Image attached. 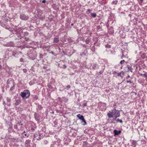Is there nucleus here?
Here are the masks:
<instances>
[{"label":"nucleus","instance_id":"obj_1","mask_svg":"<svg viewBox=\"0 0 147 147\" xmlns=\"http://www.w3.org/2000/svg\"><path fill=\"white\" fill-rule=\"evenodd\" d=\"M120 115V111L117 110L115 109H113L110 111L107 114L108 117V122L110 123H113V121L115 120L117 117Z\"/></svg>","mask_w":147,"mask_h":147},{"label":"nucleus","instance_id":"obj_2","mask_svg":"<svg viewBox=\"0 0 147 147\" xmlns=\"http://www.w3.org/2000/svg\"><path fill=\"white\" fill-rule=\"evenodd\" d=\"M20 95L23 98L26 99L30 96V92L28 90H25L21 92Z\"/></svg>","mask_w":147,"mask_h":147},{"label":"nucleus","instance_id":"obj_3","mask_svg":"<svg viewBox=\"0 0 147 147\" xmlns=\"http://www.w3.org/2000/svg\"><path fill=\"white\" fill-rule=\"evenodd\" d=\"M7 82L8 84H11V87L10 89V91H11L14 89L15 84H14L13 82L12 81L9 82L7 81Z\"/></svg>","mask_w":147,"mask_h":147},{"label":"nucleus","instance_id":"obj_4","mask_svg":"<svg viewBox=\"0 0 147 147\" xmlns=\"http://www.w3.org/2000/svg\"><path fill=\"white\" fill-rule=\"evenodd\" d=\"M20 18L22 20H26L28 18V17L26 16L24 14H21L20 16Z\"/></svg>","mask_w":147,"mask_h":147},{"label":"nucleus","instance_id":"obj_5","mask_svg":"<svg viewBox=\"0 0 147 147\" xmlns=\"http://www.w3.org/2000/svg\"><path fill=\"white\" fill-rule=\"evenodd\" d=\"M6 24V21L5 20L3 21V22H2L1 23V26H2L3 27H5L6 28V29H7V28L6 27V26H7Z\"/></svg>","mask_w":147,"mask_h":147},{"label":"nucleus","instance_id":"obj_6","mask_svg":"<svg viewBox=\"0 0 147 147\" xmlns=\"http://www.w3.org/2000/svg\"><path fill=\"white\" fill-rule=\"evenodd\" d=\"M121 132V131L120 130L118 131L117 130H114V133L115 134V135H118L120 134Z\"/></svg>","mask_w":147,"mask_h":147},{"label":"nucleus","instance_id":"obj_7","mask_svg":"<svg viewBox=\"0 0 147 147\" xmlns=\"http://www.w3.org/2000/svg\"><path fill=\"white\" fill-rule=\"evenodd\" d=\"M59 42V38L56 37L54 38L53 42L57 43Z\"/></svg>","mask_w":147,"mask_h":147},{"label":"nucleus","instance_id":"obj_8","mask_svg":"<svg viewBox=\"0 0 147 147\" xmlns=\"http://www.w3.org/2000/svg\"><path fill=\"white\" fill-rule=\"evenodd\" d=\"M21 102V100L20 99H18L16 100V102L14 103V105L16 106L18 105Z\"/></svg>","mask_w":147,"mask_h":147},{"label":"nucleus","instance_id":"obj_9","mask_svg":"<svg viewBox=\"0 0 147 147\" xmlns=\"http://www.w3.org/2000/svg\"><path fill=\"white\" fill-rule=\"evenodd\" d=\"M7 45L9 47H13L14 45V44L13 42H10L7 43Z\"/></svg>","mask_w":147,"mask_h":147},{"label":"nucleus","instance_id":"obj_10","mask_svg":"<svg viewBox=\"0 0 147 147\" xmlns=\"http://www.w3.org/2000/svg\"><path fill=\"white\" fill-rule=\"evenodd\" d=\"M109 32L110 34H112L114 33L113 28L112 27L109 28Z\"/></svg>","mask_w":147,"mask_h":147},{"label":"nucleus","instance_id":"obj_11","mask_svg":"<svg viewBox=\"0 0 147 147\" xmlns=\"http://www.w3.org/2000/svg\"><path fill=\"white\" fill-rule=\"evenodd\" d=\"M77 117L80 119L82 120V119L84 118V117L83 115H81L80 114H78L77 115Z\"/></svg>","mask_w":147,"mask_h":147},{"label":"nucleus","instance_id":"obj_12","mask_svg":"<svg viewBox=\"0 0 147 147\" xmlns=\"http://www.w3.org/2000/svg\"><path fill=\"white\" fill-rule=\"evenodd\" d=\"M19 53H21V52H18V51H16L15 52H13V56L15 57L16 56V55L18 54Z\"/></svg>","mask_w":147,"mask_h":147},{"label":"nucleus","instance_id":"obj_13","mask_svg":"<svg viewBox=\"0 0 147 147\" xmlns=\"http://www.w3.org/2000/svg\"><path fill=\"white\" fill-rule=\"evenodd\" d=\"M81 120L82 121V124L84 125H85L86 124V123L84 118Z\"/></svg>","mask_w":147,"mask_h":147},{"label":"nucleus","instance_id":"obj_14","mask_svg":"<svg viewBox=\"0 0 147 147\" xmlns=\"http://www.w3.org/2000/svg\"><path fill=\"white\" fill-rule=\"evenodd\" d=\"M121 75H123L124 73L123 72H121L118 73L117 74V76H118L122 77Z\"/></svg>","mask_w":147,"mask_h":147},{"label":"nucleus","instance_id":"obj_15","mask_svg":"<svg viewBox=\"0 0 147 147\" xmlns=\"http://www.w3.org/2000/svg\"><path fill=\"white\" fill-rule=\"evenodd\" d=\"M90 42V40L89 38H87L85 40V42L87 44H89Z\"/></svg>","mask_w":147,"mask_h":147},{"label":"nucleus","instance_id":"obj_16","mask_svg":"<svg viewBox=\"0 0 147 147\" xmlns=\"http://www.w3.org/2000/svg\"><path fill=\"white\" fill-rule=\"evenodd\" d=\"M31 142V141L29 140H26L25 142V144H30Z\"/></svg>","mask_w":147,"mask_h":147},{"label":"nucleus","instance_id":"obj_17","mask_svg":"<svg viewBox=\"0 0 147 147\" xmlns=\"http://www.w3.org/2000/svg\"><path fill=\"white\" fill-rule=\"evenodd\" d=\"M140 76H143L144 77H145L146 78H147V75H146L145 74H140Z\"/></svg>","mask_w":147,"mask_h":147},{"label":"nucleus","instance_id":"obj_18","mask_svg":"<svg viewBox=\"0 0 147 147\" xmlns=\"http://www.w3.org/2000/svg\"><path fill=\"white\" fill-rule=\"evenodd\" d=\"M42 135V134L39 135V137L38 138L37 140H39L42 138L43 136Z\"/></svg>","mask_w":147,"mask_h":147},{"label":"nucleus","instance_id":"obj_19","mask_svg":"<svg viewBox=\"0 0 147 147\" xmlns=\"http://www.w3.org/2000/svg\"><path fill=\"white\" fill-rule=\"evenodd\" d=\"M127 68H128V69L131 72H133V71L132 70V68L131 67L128 66V65H127Z\"/></svg>","mask_w":147,"mask_h":147},{"label":"nucleus","instance_id":"obj_20","mask_svg":"<svg viewBox=\"0 0 147 147\" xmlns=\"http://www.w3.org/2000/svg\"><path fill=\"white\" fill-rule=\"evenodd\" d=\"M91 15L93 17H95L96 16V14L95 13H91Z\"/></svg>","mask_w":147,"mask_h":147},{"label":"nucleus","instance_id":"obj_21","mask_svg":"<svg viewBox=\"0 0 147 147\" xmlns=\"http://www.w3.org/2000/svg\"><path fill=\"white\" fill-rule=\"evenodd\" d=\"M105 47L107 48H109L111 47V46L109 44H107L105 45Z\"/></svg>","mask_w":147,"mask_h":147},{"label":"nucleus","instance_id":"obj_22","mask_svg":"<svg viewBox=\"0 0 147 147\" xmlns=\"http://www.w3.org/2000/svg\"><path fill=\"white\" fill-rule=\"evenodd\" d=\"M7 102H10L11 101V99L9 97H7L6 98Z\"/></svg>","mask_w":147,"mask_h":147},{"label":"nucleus","instance_id":"obj_23","mask_svg":"<svg viewBox=\"0 0 147 147\" xmlns=\"http://www.w3.org/2000/svg\"><path fill=\"white\" fill-rule=\"evenodd\" d=\"M116 120L117 122H120L121 123H122L123 121L121 120L118 119Z\"/></svg>","mask_w":147,"mask_h":147},{"label":"nucleus","instance_id":"obj_24","mask_svg":"<svg viewBox=\"0 0 147 147\" xmlns=\"http://www.w3.org/2000/svg\"><path fill=\"white\" fill-rule=\"evenodd\" d=\"M117 3V0L114 1H113V2H112V3L113 4H116Z\"/></svg>","mask_w":147,"mask_h":147},{"label":"nucleus","instance_id":"obj_25","mask_svg":"<svg viewBox=\"0 0 147 147\" xmlns=\"http://www.w3.org/2000/svg\"><path fill=\"white\" fill-rule=\"evenodd\" d=\"M38 108L39 109H41L42 108V107L40 105H39L38 106Z\"/></svg>","mask_w":147,"mask_h":147},{"label":"nucleus","instance_id":"obj_26","mask_svg":"<svg viewBox=\"0 0 147 147\" xmlns=\"http://www.w3.org/2000/svg\"><path fill=\"white\" fill-rule=\"evenodd\" d=\"M70 85H68L66 86V88L67 90L69 89V88H70Z\"/></svg>","mask_w":147,"mask_h":147},{"label":"nucleus","instance_id":"obj_27","mask_svg":"<svg viewBox=\"0 0 147 147\" xmlns=\"http://www.w3.org/2000/svg\"><path fill=\"white\" fill-rule=\"evenodd\" d=\"M97 65L96 64L94 65L93 66H92V67L93 69H95L96 68Z\"/></svg>","mask_w":147,"mask_h":147},{"label":"nucleus","instance_id":"obj_28","mask_svg":"<svg viewBox=\"0 0 147 147\" xmlns=\"http://www.w3.org/2000/svg\"><path fill=\"white\" fill-rule=\"evenodd\" d=\"M10 125L9 127V128L8 129H11L12 128V125L11 123H10Z\"/></svg>","mask_w":147,"mask_h":147},{"label":"nucleus","instance_id":"obj_29","mask_svg":"<svg viewBox=\"0 0 147 147\" xmlns=\"http://www.w3.org/2000/svg\"><path fill=\"white\" fill-rule=\"evenodd\" d=\"M33 98L34 99H35V100H37L38 98L37 96L36 95H35L34 96V97Z\"/></svg>","mask_w":147,"mask_h":147},{"label":"nucleus","instance_id":"obj_30","mask_svg":"<svg viewBox=\"0 0 147 147\" xmlns=\"http://www.w3.org/2000/svg\"><path fill=\"white\" fill-rule=\"evenodd\" d=\"M126 82L127 83H130V84H131L132 82V81H131L130 80H127Z\"/></svg>","mask_w":147,"mask_h":147},{"label":"nucleus","instance_id":"obj_31","mask_svg":"<svg viewBox=\"0 0 147 147\" xmlns=\"http://www.w3.org/2000/svg\"><path fill=\"white\" fill-rule=\"evenodd\" d=\"M136 144V142L135 141H133L132 142V144L133 145H135Z\"/></svg>","mask_w":147,"mask_h":147},{"label":"nucleus","instance_id":"obj_32","mask_svg":"<svg viewBox=\"0 0 147 147\" xmlns=\"http://www.w3.org/2000/svg\"><path fill=\"white\" fill-rule=\"evenodd\" d=\"M125 62V61L124 60H123L120 62V63L121 64H123V63Z\"/></svg>","mask_w":147,"mask_h":147},{"label":"nucleus","instance_id":"obj_33","mask_svg":"<svg viewBox=\"0 0 147 147\" xmlns=\"http://www.w3.org/2000/svg\"><path fill=\"white\" fill-rule=\"evenodd\" d=\"M20 61L21 62H23L24 61V59L23 58H21L20 59Z\"/></svg>","mask_w":147,"mask_h":147},{"label":"nucleus","instance_id":"obj_34","mask_svg":"<svg viewBox=\"0 0 147 147\" xmlns=\"http://www.w3.org/2000/svg\"><path fill=\"white\" fill-rule=\"evenodd\" d=\"M17 125H18L17 124L16 125H14V128L15 129H17L18 127Z\"/></svg>","mask_w":147,"mask_h":147},{"label":"nucleus","instance_id":"obj_35","mask_svg":"<svg viewBox=\"0 0 147 147\" xmlns=\"http://www.w3.org/2000/svg\"><path fill=\"white\" fill-rule=\"evenodd\" d=\"M46 2V0H43L42 1V2L43 3H45Z\"/></svg>","mask_w":147,"mask_h":147},{"label":"nucleus","instance_id":"obj_36","mask_svg":"<svg viewBox=\"0 0 147 147\" xmlns=\"http://www.w3.org/2000/svg\"><path fill=\"white\" fill-rule=\"evenodd\" d=\"M18 124L19 125H22V123H21V122H18V123L17 124V125Z\"/></svg>","mask_w":147,"mask_h":147},{"label":"nucleus","instance_id":"obj_37","mask_svg":"<svg viewBox=\"0 0 147 147\" xmlns=\"http://www.w3.org/2000/svg\"><path fill=\"white\" fill-rule=\"evenodd\" d=\"M83 105V106H87L86 103H84Z\"/></svg>","mask_w":147,"mask_h":147},{"label":"nucleus","instance_id":"obj_38","mask_svg":"<svg viewBox=\"0 0 147 147\" xmlns=\"http://www.w3.org/2000/svg\"><path fill=\"white\" fill-rule=\"evenodd\" d=\"M87 11L88 12H89L90 13L91 11L89 9H88V10H87Z\"/></svg>","mask_w":147,"mask_h":147},{"label":"nucleus","instance_id":"obj_39","mask_svg":"<svg viewBox=\"0 0 147 147\" xmlns=\"http://www.w3.org/2000/svg\"><path fill=\"white\" fill-rule=\"evenodd\" d=\"M138 1L142 3L143 2V0H138Z\"/></svg>","mask_w":147,"mask_h":147},{"label":"nucleus","instance_id":"obj_40","mask_svg":"<svg viewBox=\"0 0 147 147\" xmlns=\"http://www.w3.org/2000/svg\"><path fill=\"white\" fill-rule=\"evenodd\" d=\"M63 66L64 68H65L66 67V66L65 65H63Z\"/></svg>","mask_w":147,"mask_h":147},{"label":"nucleus","instance_id":"obj_41","mask_svg":"<svg viewBox=\"0 0 147 147\" xmlns=\"http://www.w3.org/2000/svg\"><path fill=\"white\" fill-rule=\"evenodd\" d=\"M130 77V76L129 75L127 77V78H126L127 79L128 78H129Z\"/></svg>","mask_w":147,"mask_h":147},{"label":"nucleus","instance_id":"obj_42","mask_svg":"<svg viewBox=\"0 0 147 147\" xmlns=\"http://www.w3.org/2000/svg\"><path fill=\"white\" fill-rule=\"evenodd\" d=\"M91 50L92 51H93V47H92V48H91Z\"/></svg>","mask_w":147,"mask_h":147},{"label":"nucleus","instance_id":"obj_43","mask_svg":"<svg viewBox=\"0 0 147 147\" xmlns=\"http://www.w3.org/2000/svg\"><path fill=\"white\" fill-rule=\"evenodd\" d=\"M44 69H46V67H45V66H44L43 67V68Z\"/></svg>","mask_w":147,"mask_h":147},{"label":"nucleus","instance_id":"obj_44","mask_svg":"<svg viewBox=\"0 0 147 147\" xmlns=\"http://www.w3.org/2000/svg\"><path fill=\"white\" fill-rule=\"evenodd\" d=\"M51 53L52 54H54V53H53V51L51 52Z\"/></svg>","mask_w":147,"mask_h":147},{"label":"nucleus","instance_id":"obj_45","mask_svg":"<svg viewBox=\"0 0 147 147\" xmlns=\"http://www.w3.org/2000/svg\"><path fill=\"white\" fill-rule=\"evenodd\" d=\"M2 68V66L0 65V69H1Z\"/></svg>","mask_w":147,"mask_h":147},{"label":"nucleus","instance_id":"obj_46","mask_svg":"<svg viewBox=\"0 0 147 147\" xmlns=\"http://www.w3.org/2000/svg\"><path fill=\"white\" fill-rule=\"evenodd\" d=\"M3 104H4V105H5V102H4H4H3Z\"/></svg>","mask_w":147,"mask_h":147},{"label":"nucleus","instance_id":"obj_47","mask_svg":"<svg viewBox=\"0 0 147 147\" xmlns=\"http://www.w3.org/2000/svg\"><path fill=\"white\" fill-rule=\"evenodd\" d=\"M25 70H26V69H24V71L25 72H26V71H25Z\"/></svg>","mask_w":147,"mask_h":147},{"label":"nucleus","instance_id":"obj_48","mask_svg":"<svg viewBox=\"0 0 147 147\" xmlns=\"http://www.w3.org/2000/svg\"><path fill=\"white\" fill-rule=\"evenodd\" d=\"M124 57V55L123 54V55H122V57Z\"/></svg>","mask_w":147,"mask_h":147},{"label":"nucleus","instance_id":"obj_49","mask_svg":"<svg viewBox=\"0 0 147 147\" xmlns=\"http://www.w3.org/2000/svg\"><path fill=\"white\" fill-rule=\"evenodd\" d=\"M6 66H7V65H5V67H6Z\"/></svg>","mask_w":147,"mask_h":147},{"label":"nucleus","instance_id":"obj_50","mask_svg":"<svg viewBox=\"0 0 147 147\" xmlns=\"http://www.w3.org/2000/svg\"><path fill=\"white\" fill-rule=\"evenodd\" d=\"M73 25V24H71V26Z\"/></svg>","mask_w":147,"mask_h":147},{"label":"nucleus","instance_id":"obj_51","mask_svg":"<svg viewBox=\"0 0 147 147\" xmlns=\"http://www.w3.org/2000/svg\"><path fill=\"white\" fill-rule=\"evenodd\" d=\"M100 27V26H98V27Z\"/></svg>","mask_w":147,"mask_h":147},{"label":"nucleus","instance_id":"obj_52","mask_svg":"<svg viewBox=\"0 0 147 147\" xmlns=\"http://www.w3.org/2000/svg\"><path fill=\"white\" fill-rule=\"evenodd\" d=\"M59 50H60V48L59 47Z\"/></svg>","mask_w":147,"mask_h":147}]
</instances>
